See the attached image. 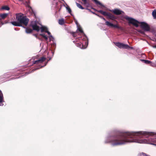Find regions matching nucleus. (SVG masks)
<instances>
[{"label": "nucleus", "instance_id": "nucleus-1", "mask_svg": "<svg viewBox=\"0 0 156 156\" xmlns=\"http://www.w3.org/2000/svg\"><path fill=\"white\" fill-rule=\"evenodd\" d=\"M156 135V133L149 132L144 131L138 132H131L126 133L123 136H111L107 138L105 141V143H109L112 146L121 145L129 142H136L140 144H147L154 145L156 146V144L152 143L154 142L153 139H130L135 136H139L143 135L146 136V135Z\"/></svg>", "mask_w": 156, "mask_h": 156}, {"label": "nucleus", "instance_id": "nucleus-2", "mask_svg": "<svg viewBox=\"0 0 156 156\" xmlns=\"http://www.w3.org/2000/svg\"><path fill=\"white\" fill-rule=\"evenodd\" d=\"M31 25L34 30L37 31H39L40 30V28L37 25V24L35 21H32L31 23ZM41 31V32L44 31L47 33L48 34L50 35L49 37L50 41H53L54 40L53 37L50 35V33L48 31L47 28L44 26H41L40 28Z\"/></svg>", "mask_w": 156, "mask_h": 156}, {"label": "nucleus", "instance_id": "nucleus-3", "mask_svg": "<svg viewBox=\"0 0 156 156\" xmlns=\"http://www.w3.org/2000/svg\"><path fill=\"white\" fill-rule=\"evenodd\" d=\"M16 19L20 23H23L26 26L29 21V19L25 16H23V14L21 13L16 14Z\"/></svg>", "mask_w": 156, "mask_h": 156}, {"label": "nucleus", "instance_id": "nucleus-4", "mask_svg": "<svg viewBox=\"0 0 156 156\" xmlns=\"http://www.w3.org/2000/svg\"><path fill=\"white\" fill-rule=\"evenodd\" d=\"M127 20L129 23L134 25L136 27H137L139 26V24L140 22L136 20L128 17L126 16L124 17Z\"/></svg>", "mask_w": 156, "mask_h": 156}, {"label": "nucleus", "instance_id": "nucleus-5", "mask_svg": "<svg viewBox=\"0 0 156 156\" xmlns=\"http://www.w3.org/2000/svg\"><path fill=\"white\" fill-rule=\"evenodd\" d=\"M140 24L141 27L145 31H149L150 30V27L147 23L142 22H140Z\"/></svg>", "mask_w": 156, "mask_h": 156}, {"label": "nucleus", "instance_id": "nucleus-6", "mask_svg": "<svg viewBox=\"0 0 156 156\" xmlns=\"http://www.w3.org/2000/svg\"><path fill=\"white\" fill-rule=\"evenodd\" d=\"M115 43V45L119 48L127 49L129 47L128 45L120 42H116Z\"/></svg>", "mask_w": 156, "mask_h": 156}, {"label": "nucleus", "instance_id": "nucleus-7", "mask_svg": "<svg viewBox=\"0 0 156 156\" xmlns=\"http://www.w3.org/2000/svg\"><path fill=\"white\" fill-rule=\"evenodd\" d=\"M112 11L115 15H119L122 14L123 13V12L122 10L118 9H113Z\"/></svg>", "mask_w": 156, "mask_h": 156}, {"label": "nucleus", "instance_id": "nucleus-8", "mask_svg": "<svg viewBox=\"0 0 156 156\" xmlns=\"http://www.w3.org/2000/svg\"><path fill=\"white\" fill-rule=\"evenodd\" d=\"M45 57H42L41 59H38L37 60L35 61L34 63V64H36L37 63H42L46 59Z\"/></svg>", "mask_w": 156, "mask_h": 156}, {"label": "nucleus", "instance_id": "nucleus-9", "mask_svg": "<svg viewBox=\"0 0 156 156\" xmlns=\"http://www.w3.org/2000/svg\"><path fill=\"white\" fill-rule=\"evenodd\" d=\"M106 16H107L109 19L112 20H113L116 19V17L115 16L109 13H108Z\"/></svg>", "mask_w": 156, "mask_h": 156}, {"label": "nucleus", "instance_id": "nucleus-10", "mask_svg": "<svg viewBox=\"0 0 156 156\" xmlns=\"http://www.w3.org/2000/svg\"><path fill=\"white\" fill-rule=\"evenodd\" d=\"M75 22H76V24L77 26V30H78L80 32V33H82L84 35V34L83 33V31L82 30V28H81V27L80 26H78V23L76 21Z\"/></svg>", "mask_w": 156, "mask_h": 156}, {"label": "nucleus", "instance_id": "nucleus-11", "mask_svg": "<svg viewBox=\"0 0 156 156\" xmlns=\"http://www.w3.org/2000/svg\"><path fill=\"white\" fill-rule=\"evenodd\" d=\"M3 94L2 91L0 90V106L3 105V104L1 103L3 102Z\"/></svg>", "mask_w": 156, "mask_h": 156}, {"label": "nucleus", "instance_id": "nucleus-12", "mask_svg": "<svg viewBox=\"0 0 156 156\" xmlns=\"http://www.w3.org/2000/svg\"><path fill=\"white\" fill-rule=\"evenodd\" d=\"M8 13H4L0 15V20H3L6 18L8 16Z\"/></svg>", "mask_w": 156, "mask_h": 156}, {"label": "nucleus", "instance_id": "nucleus-13", "mask_svg": "<svg viewBox=\"0 0 156 156\" xmlns=\"http://www.w3.org/2000/svg\"><path fill=\"white\" fill-rule=\"evenodd\" d=\"M66 23L65 21L63 18H61L58 20V23L61 25H62Z\"/></svg>", "mask_w": 156, "mask_h": 156}, {"label": "nucleus", "instance_id": "nucleus-14", "mask_svg": "<svg viewBox=\"0 0 156 156\" xmlns=\"http://www.w3.org/2000/svg\"><path fill=\"white\" fill-rule=\"evenodd\" d=\"M10 23L13 25L16 26H20L21 25L19 22H17L15 21L11 22Z\"/></svg>", "mask_w": 156, "mask_h": 156}, {"label": "nucleus", "instance_id": "nucleus-15", "mask_svg": "<svg viewBox=\"0 0 156 156\" xmlns=\"http://www.w3.org/2000/svg\"><path fill=\"white\" fill-rule=\"evenodd\" d=\"M105 23L106 25L108 27H112V26H113V24L112 23H110V22L108 21H106Z\"/></svg>", "mask_w": 156, "mask_h": 156}, {"label": "nucleus", "instance_id": "nucleus-16", "mask_svg": "<svg viewBox=\"0 0 156 156\" xmlns=\"http://www.w3.org/2000/svg\"><path fill=\"white\" fill-rule=\"evenodd\" d=\"M88 42L87 41H86L85 42V44L84 45H83V44H82V48L83 49L86 48H87V46L88 45Z\"/></svg>", "mask_w": 156, "mask_h": 156}, {"label": "nucleus", "instance_id": "nucleus-17", "mask_svg": "<svg viewBox=\"0 0 156 156\" xmlns=\"http://www.w3.org/2000/svg\"><path fill=\"white\" fill-rule=\"evenodd\" d=\"M1 9L5 10H9V7L7 6H2L1 8Z\"/></svg>", "mask_w": 156, "mask_h": 156}, {"label": "nucleus", "instance_id": "nucleus-18", "mask_svg": "<svg viewBox=\"0 0 156 156\" xmlns=\"http://www.w3.org/2000/svg\"><path fill=\"white\" fill-rule=\"evenodd\" d=\"M32 30L31 29L26 28V32L27 34H29L31 33Z\"/></svg>", "mask_w": 156, "mask_h": 156}, {"label": "nucleus", "instance_id": "nucleus-19", "mask_svg": "<svg viewBox=\"0 0 156 156\" xmlns=\"http://www.w3.org/2000/svg\"><path fill=\"white\" fill-rule=\"evenodd\" d=\"M76 4L77 7L79 8L82 9H84V8H83L80 4H79L77 2H76Z\"/></svg>", "mask_w": 156, "mask_h": 156}, {"label": "nucleus", "instance_id": "nucleus-20", "mask_svg": "<svg viewBox=\"0 0 156 156\" xmlns=\"http://www.w3.org/2000/svg\"><path fill=\"white\" fill-rule=\"evenodd\" d=\"M99 12L100 13H101V14H102V15H103L105 16H106L108 13L107 12H105L101 10L99 11Z\"/></svg>", "mask_w": 156, "mask_h": 156}, {"label": "nucleus", "instance_id": "nucleus-21", "mask_svg": "<svg viewBox=\"0 0 156 156\" xmlns=\"http://www.w3.org/2000/svg\"><path fill=\"white\" fill-rule=\"evenodd\" d=\"M153 16L154 18H156V10H154L152 13Z\"/></svg>", "mask_w": 156, "mask_h": 156}, {"label": "nucleus", "instance_id": "nucleus-22", "mask_svg": "<svg viewBox=\"0 0 156 156\" xmlns=\"http://www.w3.org/2000/svg\"><path fill=\"white\" fill-rule=\"evenodd\" d=\"M142 61L144 62L145 63L147 64H149L151 62L150 61L147 60H142Z\"/></svg>", "mask_w": 156, "mask_h": 156}, {"label": "nucleus", "instance_id": "nucleus-23", "mask_svg": "<svg viewBox=\"0 0 156 156\" xmlns=\"http://www.w3.org/2000/svg\"><path fill=\"white\" fill-rule=\"evenodd\" d=\"M112 27H114L118 29L120 28V27L117 24L114 25L113 24V26Z\"/></svg>", "mask_w": 156, "mask_h": 156}, {"label": "nucleus", "instance_id": "nucleus-24", "mask_svg": "<svg viewBox=\"0 0 156 156\" xmlns=\"http://www.w3.org/2000/svg\"><path fill=\"white\" fill-rule=\"evenodd\" d=\"M46 40L48 39V37L47 36L45 35L44 34H40Z\"/></svg>", "mask_w": 156, "mask_h": 156}, {"label": "nucleus", "instance_id": "nucleus-25", "mask_svg": "<svg viewBox=\"0 0 156 156\" xmlns=\"http://www.w3.org/2000/svg\"><path fill=\"white\" fill-rule=\"evenodd\" d=\"M46 40L48 39V37L47 36L45 35L44 34H40Z\"/></svg>", "mask_w": 156, "mask_h": 156}, {"label": "nucleus", "instance_id": "nucleus-26", "mask_svg": "<svg viewBox=\"0 0 156 156\" xmlns=\"http://www.w3.org/2000/svg\"><path fill=\"white\" fill-rule=\"evenodd\" d=\"M139 155L140 156H142V155H143V156L147 155L144 152H141L139 153Z\"/></svg>", "mask_w": 156, "mask_h": 156}, {"label": "nucleus", "instance_id": "nucleus-27", "mask_svg": "<svg viewBox=\"0 0 156 156\" xmlns=\"http://www.w3.org/2000/svg\"><path fill=\"white\" fill-rule=\"evenodd\" d=\"M82 1L83 2V4L84 5H85L87 3V0H82Z\"/></svg>", "mask_w": 156, "mask_h": 156}, {"label": "nucleus", "instance_id": "nucleus-28", "mask_svg": "<svg viewBox=\"0 0 156 156\" xmlns=\"http://www.w3.org/2000/svg\"><path fill=\"white\" fill-rule=\"evenodd\" d=\"M54 1H55V2H52L53 3V4L54 5V4H56V5L57 3V2H56V0H53Z\"/></svg>", "mask_w": 156, "mask_h": 156}, {"label": "nucleus", "instance_id": "nucleus-29", "mask_svg": "<svg viewBox=\"0 0 156 156\" xmlns=\"http://www.w3.org/2000/svg\"><path fill=\"white\" fill-rule=\"evenodd\" d=\"M133 49V47H130L129 46V47H128L127 48V49Z\"/></svg>", "mask_w": 156, "mask_h": 156}, {"label": "nucleus", "instance_id": "nucleus-30", "mask_svg": "<svg viewBox=\"0 0 156 156\" xmlns=\"http://www.w3.org/2000/svg\"><path fill=\"white\" fill-rule=\"evenodd\" d=\"M72 36L73 37H75V35L76 34V33H73L72 34Z\"/></svg>", "mask_w": 156, "mask_h": 156}, {"label": "nucleus", "instance_id": "nucleus-31", "mask_svg": "<svg viewBox=\"0 0 156 156\" xmlns=\"http://www.w3.org/2000/svg\"><path fill=\"white\" fill-rule=\"evenodd\" d=\"M103 20H104L105 21V22H106V21H107L105 19V18H104V17H100Z\"/></svg>", "mask_w": 156, "mask_h": 156}, {"label": "nucleus", "instance_id": "nucleus-32", "mask_svg": "<svg viewBox=\"0 0 156 156\" xmlns=\"http://www.w3.org/2000/svg\"><path fill=\"white\" fill-rule=\"evenodd\" d=\"M39 69V68H36V69H33L32 70V71H34L36 70H37V69Z\"/></svg>", "mask_w": 156, "mask_h": 156}, {"label": "nucleus", "instance_id": "nucleus-33", "mask_svg": "<svg viewBox=\"0 0 156 156\" xmlns=\"http://www.w3.org/2000/svg\"><path fill=\"white\" fill-rule=\"evenodd\" d=\"M139 32L140 33H141V34H144V32H143V31H142L141 30H140L139 31Z\"/></svg>", "mask_w": 156, "mask_h": 156}, {"label": "nucleus", "instance_id": "nucleus-34", "mask_svg": "<svg viewBox=\"0 0 156 156\" xmlns=\"http://www.w3.org/2000/svg\"><path fill=\"white\" fill-rule=\"evenodd\" d=\"M69 13H70L71 11V10L69 8Z\"/></svg>", "mask_w": 156, "mask_h": 156}, {"label": "nucleus", "instance_id": "nucleus-35", "mask_svg": "<svg viewBox=\"0 0 156 156\" xmlns=\"http://www.w3.org/2000/svg\"><path fill=\"white\" fill-rule=\"evenodd\" d=\"M153 47L154 48H156V45L153 46Z\"/></svg>", "mask_w": 156, "mask_h": 156}, {"label": "nucleus", "instance_id": "nucleus-36", "mask_svg": "<svg viewBox=\"0 0 156 156\" xmlns=\"http://www.w3.org/2000/svg\"><path fill=\"white\" fill-rule=\"evenodd\" d=\"M66 9L68 10V7H65Z\"/></svg>", "mask_w": 156, "mask_h": 156}, {"label": "nucleus", "instance_id": "nucleus-37", "mask_svg": "<svg viewBox=\"0 0 156 156\" xmlns=\"http://www.w3.org/2000/svg\"><path fill=\"white\" fill-rule=\"evenodd\" d=\"M46 64H47V63H46L45 64V65H44V66H45L46 65Z\"/></svg>", "mask_w": 156, "mask_h": 156}, {"label": "nucleus", "instance_id": "nucleus-38", "mask_svg": "<svg viewBox=\"0 0 156 156\" xmlns=\"http://www.w3.org/2000/svg\"><path fill=\"white\" fill-rule=\"evenodd\" d=\"M43 66H41L40 68H41V67H42Z\"/></svg>", "mask_w": 156, "mask_h": 156}]
</instances>
